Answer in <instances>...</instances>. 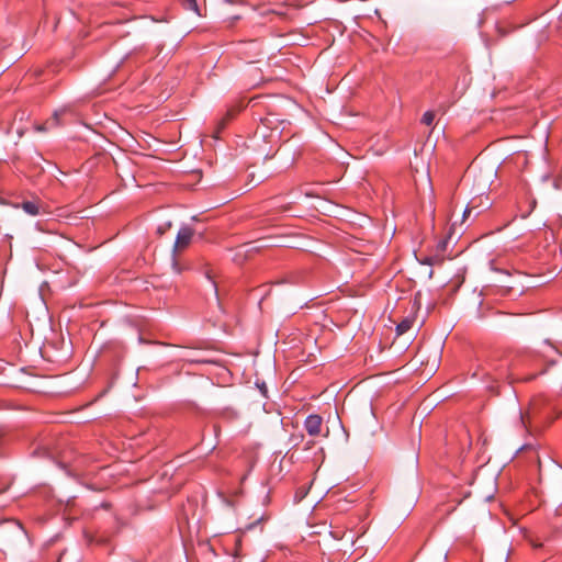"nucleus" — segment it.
Returning <instances> with one entry per match:
<instances>
[{
	"label": "nucleus",
	"mask_w": 562,
	"mask_h": 562,
	"mask_svg": "<svg viewBox=\"0 0 562 562\" xmlns=\"http://www.w3.org/2000/svg\"><path fill=\"white\" fill-rule=\"evenodd\" d=\"M192 237H193V229L190 227L184 226L178 232V235H177V238H176V241L173 245V249H172V252H173L172 266L177 272H180V269L178 267L175 256H176V254L183 251L190 245Z\"/></svg>",
	"instance_id": "1"
},
{
	"label": "nucleus",
	"mask_w": 562,
	"mask_h": 562,
	"mask_svg": "<svg viewBox=\"0 0 562 562\" xmlns=\"http://www.w3.org/2000/svg\"><path fill=\"white\" fill-rule=\"evenodd\" d=\"M323 419L319 415H310L305 419L304 427L310 436H319L322 434Z\"/></svg>",
	"instance_id": "2"
},
{
	"label": "nucleus",
	"mask_w": 562,
	"mask_h": 562,
	"mask_svg": "<svg viewBox=\"0 0 562 562\" xmlns=\"http://www.w3.org/2000/svg\"><path fill=\"white\" fill-rule=\"evenodd\" d=\"M536 413H537V407H536L535 403H530L527 409L520 411V413H519V423H520L521 427L529 432H531L530 424H531V419L536 415Z\"/></svg>",
	"instance_id": "3"
},
{
	"label": "nucleus",
	"mask_w": 562,
	"mask_h": 562,
	"mask_svg": "<svg viewBox=\"0 0 562 562\" xmlns=\"http://www.w3.org/2000/svg\"><path fill=\"white\" fill-rule=\"evenodd\" d=\"M69 111H70V109L68 106H65V108H61V109L55 111L54 114L52 115V117L49 120H47L45 124L36 126V131L42 132V131H46L52 127L58 126L60 116H63L64 114H66Z\"/></svg>",
	"instance_id": "4"
},
{
	"label": "nucleus",
	"mask_w": 562,
	"mask_h": 562,
	"mask_svg": "<svg viewBox=\"0 0 562 562\" xmlns=\"http://www.w3.org/2000/svg\"><path fill=\"white\" fill-rule=\"evenodd\" d=\"M21 207L29 215L35 216L41 213L43 205L37 201H24L22 202Z\"/></svg>",
	"instance_id": "5"
},
{
	"label": "nucleus",
	"mask_w": 562,
	"mask_h": 562,
	"mask_svg": "<svg viewBox=\"0 0 562 562\" xmlns=\"http://www.w3.org/2000/svg\"><path fill=\"white\" fill-rule=\"evenodd\" d=\"M414 324V319L412 318H404L397 326H396V331H397V335H403L405 333H407L412 326Z\"/></svg>",
	"instance_id": "6"
},
{
	"label": "nucleus",
	"mask_w": 562,
	"mask_h": 562,
	"mask_svg": "<svg viewBox=\"0 0 562 562\" xmlns=\"http://www.w3.org/2000/svg\"><path fill=\"white\" fill-rule=\"evenodd\" d=\"M183 8L190 11H193L198 15H201L196 0H180Z\"/></svg>",
	"instance_id": "7"
},
{
	"label": "nucleus",
	"mask_w": 562,
	"mask_h": 562,
	"mask_svg": "<svg viewBox=\"0 0 562 562\" xmlns=\"http://www.w3.org/2000/svg\"><path fill=\"white\" fill-rule=\"evenodd\" d=\"M435 120V113L432 111H427L424 113L422 117V123L425 125H431Z\"/></svg>",
	"instance_id": "8"
},
{
	"label": "nucleus",
	"mask_w": 562,
	"mask_h": 562,
	"mask_svg": "<svg viewBox=\"0 0 562 562\" xmlns=\"http://www.w3.org/2000/svg\"><path fill=\"white\" fill-rule=\"evenodd\" d=\"M471 213V209H465L464 213H463V217H467L469 216V214Z\"/></svg>",
	"instance_id": "9"
},
{
	"label": "nucleus",
	"mask_w": 562,
	"mask_h": 562,
	"mask_svg": "<svg viewBox=\"0 0 562 562\" xmlns=\"http://www.w3.org/2000/svg\"><path fill=\"white\" fill-rule=\"evenodd\" d=\"M423 262H424V263H427V265H431V259L426 258Z\"/></svg>",
	"instance_id": "10"
},
{
	"label": "nucleus",
	"mask_w": 562,
	"mask_h": 562,
	"mask_svg": "<svg viewBox=\"0 0 562 562\" xmlns=\"http://www.w3.org/2000/svg\"><path fill=\"white\" fill-rule=\"evenodd\" d=\"M503 1L509 3V2H513L514 0H503Z\"/></svg>",
	"instance_id": "11"
}]
</instances>
